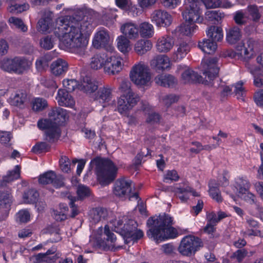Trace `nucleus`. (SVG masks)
<instances>
[{"label": "nucleus", "instance_id": "obj_29", "mask_svg": "<svg viewBox=\"0 0 263 263\" xmlns=\"http://www.w3.org/2000/svg\"><path fill=\"white\" fill-rule=\"evenodd\" d=\"M206 35L211 41L220 42L223 39V33L221 27L211 26L209 27L206 31Z\"/></svg>", "mask_w": 263, "mask_h": 263}, {"label": "nucleus", "instance_id": "obj_31", "mask_svg": "<svg viewBox=\"0 0 263 263\" xmlns=\"http://www.w3.org/2000/svg\"><path fill=\"white\" fill-rule=\"evenodd\" d=\"M124 228L126 231L125 235L126 239L125 240V242L126 243H129L130 241H133V242H136L143 236V232L140 230H133L130 229V226L128 228V226H124Z\"/></svg>", "mask_w": 263, "mask_h": 263}, {"label": "nucleus", "instance_id": "obj_56", "mask_svg": "<svg viewBox=\"0 0 263 263\" xmlns=\"http://www.w3.org/2000/svg\"><path fill=\"white\" fill-rule=\"evenodd\" d=\"M2 69L10 73L22 74L26 70L25 67H1Z\"/></svg>", "mask_w": 263, "mask_h": 263}, {"label": "nucleus", "instance_id": "obj_1", "mask_svg": "<svg viewBox=\"0 0 263 263\" xmlns=\"http://www.w3.org/2000/svg\"><path fill=\"white\" fill-rule=\"evenodd\" d=\"M54 33L69 48L85 47L87 38L97 25L95 16L84 9H78L71 16H66L57 23Z\"/></svg>", "mask_w": 263, "mask_h": 263}, {"label": "nucleus", "instance_id": "obj_26", "mask_svg": "<svg viewBox=\"0 0 263 263\" xmlns=\"http://www.w3.org/2000/svg\"><path fill=\"white\" fill-rule=\"evenodd\" d=\"M111 89L109 88L103 87L99 88L96 95L95 99L103 103L102 106L104 107L106 106L107 103L111 100Z\"/></svg>", "mask_w": 263, "mask_h": 263}, {"label": "nucleus", "instance_id": "obj_27", "mask_svg": "<svg viewBox=\"0 0 263 263\" xmlns=\"http://www.w3.org/2000/svg\"><path fill=\"white\" fill-rule=\"evenodd\" d=\"M242 34L240 29L234 26L227 30L226 40L231 45L236 44L241 38Z\"/></svg>", "mask_w": 263, "mask_h": 263}, {"label": "nucleus", "instance_id": "obj_21", "mask_svg": "<svg viewBox=\"0 0 263 263\" xmlns=\"http://www.w3.org/2000/svg\"><path fill=\"white\" fill-rule=\"evenodd\" d=\"M109 34L105 30L98 31L92 41V45L97 49L106 48L109 42Z\"/></svg>", "mask_w": 263, "mask_h": 263}, {"label": "nucleus", "instance_id": "obj_62", "mask_svg": "<svg viewBox=\"0 0 263 263\" xmlns=\"http://www.w3.org/2000/svg\"><path fill=\"white\" fill-rule=\"evenodd\" d=\"M11 202V196L9 194L0 192V205L4 204L6 208L9 205Z\"/></svg>", "mask_w": 263, "mask_h": 263}, {"label": "nucleus", "instance_id": "obj_59", "mask_svg": "<svg viewBox=\"0 0 263 263\" xmlns=\"http://www.w3.org/2000/svg\"><path fill=\"white\" fill-rule=\"evenodd\" d=\"M131 84L127 79H123L120 83L119 89L124 93V95H128V92H133L130 88Z\"/></svg>", "mask_w": 263, "mask_h": 263}, {"label": "nucleus", "instance_id": "obj_28", "mask_svg": "<svg viewBox=\"0 0 263 263\" xmlns=\"http://www.w3.org/2000/svg\"><path fill=\"white\" fill-rule=\"evenodd\" d=\"M261 14L258 7L256 5H249L246 9V18L254 23L259 21Z\"/></svg>", "mask_w": 263, "mask_h": 263}, {"label": "nucleus", "instance_id": "obj_41", "mask_svg": "<svg viewBox=\"0 0 263 263\" xmlns=\"http://www.w3.org/2000/svg\"><path fill=\"white\" fill-rule=\"evenodd\" d=\"M27 95L22 91H18L14 97L11 98V104L15 106H21L26 99Z\"/></svg>", "mask_w": 263, "mask_h": 263}, {"label": "nucleus", "instance_id": "obj_38", "mask_svg": "<svg viewBox=\"0 0 263 263\" xmlns=\"http://www.w3.org/2000/svg\"><path fill=\"white\" fill-rule=\"evenodd\" d=\"M117 47L120 51L125 53L130 49L129 39L123 35H121L117 39Z\"/></svg>", "mask_w": 263, "mask_h": 263}, {"label": "nucleus", "instance_id": "obj_8", "mask_svg": "<svg viewBox=\"0 0 263 263\" xmlns=\"http://www.w3.org/2000/svg\"><path fill=\"white\" fill-rule=\"evenodd\" d=\"M132 181L124 178L118 179L115 184L114 189V194L120 197H128L129 200L132 198L138 199L137 193H132Z\"/></svg>", "mask_w": 263, "mask_h": 263}, {"label": "nucleus", "instance_id": "obj_61", "mask_svg": "<svg viewBox=\"0 0 263 263\" xmlns=\"http://www.w3.org/2000/svg\"><path fill=\"white\" fill-rule=\"evenodd\" d=\"M64 87L67 89L66 91H73L77 86V82L73 80H64L63 81Z\"/></svg>", "mask_w": 263, "mask_h": 263}, {"label": "nucleus", "instance_id": "obj_36", "mask_svg": "<svg viewBox=\"0 0 263 263\" xmlns=\"http://www.w3.org/2000/svg\"><path fill=\"white\" fill-rule=\"evenodd\" d=\"M127 220V217L126 216H123L122 217H119L118 219H115L111 220L110 222L112 224V226L115 227V229H117L118 230H121L125 233V229H124V226H128V228L130 225H133L135 221L133 220H129L127 223L123 224V222Z\"/></svg>", "mask_w": 263, "mask_h": 263}, {"label": "nucleus", "instance_id": "obj_3", "mask_svg": "<svg viewBox=\"0 0 263 263\" xmlns=\"http://www.w3.org/2000/svg\"><path fill=\"white\" fill-rule=\"evenodd\" d=\"M182 14L185 22L176 28L175 32L179 35L191 36L198 29L195 23H201L203 21L200 17L201 12L198 0H185Z\"/></svg>", "mask_w": 263, "mask_h": 263}, {"label": "nucleus", "instance_id": "obj_17", "mask_svg": "<svg viewBox=\"0 0 263 263\" xmlns=\"http://www.w3.org/2000/svg\"><path fill=\"white\" fill-rule=\"evenodd\" d=\"M174 42L170 35H164L159 37L156 42V49L159 52L166 53L173 47Z\"/></svg>", "mask_w": 263, "mask_h": 263}, {"label": "nucleus", "instance_id": "obj_25", "mask_svg": "<svg viewBox=\"0 0 263 263\" xmlns=\"http://www.w3.org/2000/svg\"><path fill=\"white\" fill-rule=\"evenodd\" d=\"M224 16V14L219 10H208L205 13V19L204 24H218Z\"/></svg>", "mask_w": 263, "mask_h": 263}, {"label": "nucleus", "instance_id": "obj_20", "mask_svg": "<svg viewBox=\"0 0 263 263\" xmlns=\"http://www.w3.org/2000/svg\"><path fill=\"white\" fill-rule=\"evenodd\" d=\"M56 99L60 106L72 107L75 101L65 89H59Z\"/></svg>", "mask_w": 263, "mask_h": 263}, {"label": "nucleus", "instance_id": "obj_30", "mask_svg": "<svg viewBox=\"0 0 263 263\" xmlns=\"http://www.w3.org/2000/svg\"><path fill=\"white\" fill-rule=\"evenodd\" d=\"M198 46L205 53H213L217 47V44L216 42L211 41L210 39H203L202 41L198 42Z\"/></svg>", "mask_w": 263, "mask_h": 263}, {"label": "nucleus", "instance_id": "obj_39", "mask_svg": "<svg viewBox=\"0 0 263 263\" xmlns=\"http://www.w3.org/2000/svg\"><path fill=\"white\" fill-rule=\"evenodd\" d=\"M60 256V253H56L52 256H49L45 253H39L34 256L36 263L50 262L57 260Z\"/></svg>", "mask_w": 263, "mask_h": 263}, {"label": "nucleus", "instance_id": "obj_46", "mask_svg": "<svg viewBox=\"0 0 263 263\" xmlns=\"http://www.w3.org/2000/svg\"><path fill=\"white\" fill-rule=\"evenodd\" d=\"M39 196V194L34 190H29L25 192L23 195V199L25 203H31L35 202Z\"/></svg>", "mask_w": 263, "mask_h": 263}, {"label": "nucleus", "instance_id": "obj_13", "mask_svg": "<svg viewBox=\"0 0 263 263\" xmlns=\"http://www.w3.org/2000/svg\"><path fill=\"white\" fill-rule=\"evenodd\" d=\"M39 182L42 184H52L56 187H60L64 185V178L61 175H57L52 171L47 172L41 175Z\"/></svg>", "mask_w": 263, "mask_h": 263}, {"label": "nucleus", "instance_id": "obj_40", "mask_svg": "<svg viewBox=\"0 0 263 263\" xmlns=\"http://www.w3.org/2000/svg\"><path fill=\"white\" fill-rule=\"evenodd\" d=\"M46 136V133H45ZM46 136H45V138ZM46 142H41L36 143L32 149V151L35 153H41L44 152L48 151L50 148V144L53 142H49L45 139Z\"/></svg>", "mask_w": 263, "mask_h": 263}, {"label": "nucleus", "instance_id": "obj_19", "mask_svg": "<svg viewBox=\"0 0 263 263\" xmlns=\"http://www.w3.org/2000/svg\"><path fill=\"white\" fill-rule=\"evenodd\" d=\"M108 216L107 210L102 207L93 208L89 212V219L93 223L106 220Z\"/></svg>", "mask_w": 263, "mask_h": 263}, {"label": "nucleus", "instance_id": "obj_4", "mask_svg": "<svg viewBox=\"0 0 263 263\" xmlns=\"http://www.w3.org/2000/svg\"><path fill=\"white\" fill-rule=\"evenodd\" d=\"M67 117L66 110L60 107H54L49 112L48 118L41 119L37 126L41 129H46L45 139L54 142L59 138L60 130L59 125L63 122Z\"/></svg>", "mask_w": 263, "mask_h": 263}, {"label": "nucleus", "instance_id": "obj_58", "mask_svg": "<svg viewBox=\"0 0 263 263\" xmlns=\"http://www.w3.org/2000/svg\"><path fill=\"white\" fill-rule=\"evenodd\" d=\"M163 6L166 8L174 9L181 3V0H161Z\"/></svg>", "mask_w": 263, "mask_h": 263}, {"label": "nucleus", "instance_id": "obj_63", "mask_svg": "<svg viewBox=\"0 0 263 263\" xmlns=\"http://www.w3.org/2000/svg\"><path fill=\"white\" fill-rule=\"evenodd\" d=\"M117 6L124 10H129L131 7L130 0H115Z\"/></svg>", "mask_w": 263, "mask_h": 263}, {"label": "nucleus", "instance_id": "obj_42", "mask_svg": "<svg viewBox=\"0 0 263 263\" xmlns=\"http://www.w3.org/2000/svg\"><path fill=\"white\" fill-rule=\"evenodd\" d=\"M29 8V5L28 4H15L14 5L9 6L8 8V10L11 13L16 14L23 11H25Z\"/></svg>", "mask_w": 263, "mask_h": 263}, {"label": "nucleus", "instance_id": "obj_5", "mask_svg": "<svg viewBox=\"0 0 263 263\" xmlns=\"http://www.w3.org/2000/svg\"><path fill=\"white\" fill-rule=\"evenodd\" d=\"M96 171L100 183L106 185L112 182L117 176L118 168L110 160L97 158L94 159Z\"/></svg>", "mask_w": 263, "mask_h": 263}, {"label": "nucleus", "instance_id": "obj_18", "mask_svg": "<svg viewBox=\"0 0 263 263\" xmlns=\"http://www.w3.org/2000/svg\"><path fill=\"white\" fill-rule=\"evenodd\" d=\"M120 30L124 36L128 39L135 40L139 37V27L134 23H124L121 26Z\"/></svg>", "mask_w": 263, "mask_h": 263}, {"label": "nucleus", "instance_id": "obj_2", "mask_svg": "<svg viewBox=\"0 0 263 263\" xmlns=\"http://www.w3.org/2000/svg\"><path fill=\"white\" fill-rule=\"evenodd\" d=\"M151 228L147 231L149 237L153 238L157 243L160 241L173 239L177 237V230L172 226L173 220L168 214H163L156 217L150 218L147 222Z\"/></svg>", "mask_w": 263, "mask_h": 263}, {"label": "nucleus", "instance_id": "obj_45", "mask_svg": "<svg viewBox=\"0 0 263 263\" xmlns=\"http://www.w3.org/2000/svg\"><path fill=\"white\" fill-rule=\"evenodd\" d=\"M20 176V168L18 165H16L14 170L9 172L7 175L3 177V181L6 183H9L18 179Z\"/></svg>", "mask_w": 263, "mask_h": 263}, {"label": "nucleus", "instance_id": "obj_33", "mask_svg": "<svg viewBox=\"0 0 263 263\" xmlns=\"http://www.w3.org/2000/svg\"><path fill=\"white\" fill-rule=\"evenodd\" d=\"M219 184L215 180H211L209 183V192L210 196L217 202H221L222 198L218 189Z\"/></svg>", "mask_w": 263, "mask_h": 263}, {"label": "nucleus", "instance_id": "obj_22", "mask_svg": "<svg viewBox=\"0 0 263 263\" xmlns=\"http://www.w3.org/2000/svg\"><path fill=\"white\" fill-rule=\"evenodd\" d=\"M141 109L143 114L146 116L145 121L147 123L152 125L160 122V115L154 111L148 104H144Z\"/></svg>", "mask_w": 263, "mask_h": 263}, {"label": "nucleus", "instance_id": "obj_52", "mask_svg": "<svg viewBox=\"0 0 263 263\" xmlns=\"http://www.w3.org/2000/svg\"><path fill=\"white\" fill-rule=\"evenodd\" d=\"M250 183L246 180H240L239 182H237L236 189L240 194H246L250 188Z\"/></svg>", "mask_w": 263, "mask_h": 263}, {"label": "nucleus", "instance_id": "obj_32", "mask_svg": "<svg viewBox=\"0 0 263 263\" xmlns=\"http://www.w3.org/2000/svg\"><path fill=\"white\" fill-rule=\"evenodd\" d=\"M143 38L148 39L152 37L154 34L153 26L148 22H143L139 27V34Z\"/></svg>", "mask_w": 263, "mask_h": 263}, {"label": "nucleus", "instance_id": "obj_57", "mask_svg": "<svg viewBox=\"0 0 263 263\" xmlns=\"http://www.w3.org/2000/svg\"><path fill=\"white\" fill-rule=\"evenodd\" d=\"M179 178L177 172L175 170L168 171L164 177V181L168 183L169 180L176 181Z\"/></svg>", "mask_w": 263, "mask_h": 263}, {"label": "nucleus", "instance_id": "obj_35", "mask_svg": "<svg viewBox=\"0 0 263 263\" xmlns=\"http://www.w3.org/2000/svg\"><path fill=\"white\" fill-rule=\"evenodd\" d=\"M152 47V44L149 41L141 40L136 43L135 50L138 54L142 55L150 50Z\"/></svg>", "mask_w": 263, "mask_h": 263}, {"label": "nucleus", "instance_id": "obj_49", "mask_svg": "<svg viewBox=\"0 0 263 263\" xmlns=\"http://www.w3.org/2000/svg\"><path fill=\"white\" fill-rule=\"evenodd\" d=\"M78 200H82L89 196L90 191L89 189L84 185H79L77 190Z\"/></svg>", "mask_w": 263, "mask_h": 263}, {"label": "nucleus", "instance_id": "obj_44", "mask_svg": "<svg viewBox=\"0 0 263 263\" xmlns=\"http://www.w3.org/2000/svg\"><path fill=\"white\" fill-rule=\"evenodd\" d=\"M180 97L175 94H168L164 95L162 97L161 101L163 104L166 107H170L173 104L176 103Z\"/></svg>", "mask_w": 263, "mask_h": 263}, {"label": "nucleus", "instance_id": "obj_48", "mask_svg": "<svg viewBox=\"0 0 263 263\" xmlns=\"http://www.w3.org/2000/svg\"><path fill=\"white\" fill-rule=\"evenodd\" d=\"M250 72L254 76V85L257 87L263 86V74L259 72L256 68L251 67Z\"/></svg>", "mask_w": 263, "mask_h": 263}, {"label": "nucleus", "instance_id": "obj_23", "mask_svg": "<svg viewBox=\"0 0 263 263\" xmlns=\"http://www.w3.org/2000/svg\"><path fill=\"white\" fill-rule=\"evenodd\" d=\"M155 80L158 85L163 87H173L177 84V80L171 74H160Z\"/></svg>", "mask_w": 263, "mask_h": 263}, {"label": "nucleus", "instance_id": "obj_6", "mask_svg": "<svg viewBox=\"0 0 263 263\" xmlns=\"http://www.w3.org/2000/svg\"><path fill=\"white\" fill-rule=\"evenodd\" d=\"M202 246V242L200 239L190 235L182 238L178 249L182 255L191 256Z\"/></svg>", "mask_w": 263, "mask_h": 263}, {"label": "nucleus", "instance_id": "obj_12", "mask_svg": "<svg viewBox=\"0 0 263 263\" xmlns=\"http://www.w3.org/2000/svg\"><path fill=\"white\" fill-rule=\"evenodd\" d=\"M151 21L158 27H167L172 22L171 15L165 10H155L151 14Z\"/></svg>", "mask_w": 263, "mask_h": 263}, {"label": "nucleus", "instance_id": "obj_60", "mask_svg": "<svg viewBox=\"0 0 263 263\" xmlns=\"http://www.w3.org/2000/svg\"><path fill=\"white\" fill-rule=\"evenodd\" d=\"M245 18H246V11L243 13L241 11H237L234 16L235 22L239 25H244L246 23Z\"/></svg>", "mask_w": 263, "mask_h": 263}, {"label": "nucleus", "instance_id": "obj_54", "mask_svg": "<svg viewBox=\"0 0 263 263\" xmlns=\"http://www.w3.org/2000/svg\"><path fill=\"white\" fill-rule=\"evenodd\" d=\"M30 214L26 210L20 211L16 214V219L20 222L26 223L29 221Z\"/></svg>", "mask_w": 263, "mask_h": 263}, {"label": "nucleus", "instance_id": "obj_14", "mask_svg": "<svg viewBox=\"0 0 263 263\" xmlns=\"http://www.w3.org/2000/svg\"><path fill=\"white\" fill-rule=\"evenodd\" d=\"M181 80L184 84H208L206 80H203L202 76L191 68H187L182 72Z\"/></svg>", "mask_w": 263, "mask_h": 263}, {"label": "nucleus", "instance_id": "obj_51", "mask_svg": "<svg viewBox=\"0 0 263 263\" xmlns=\"http://www.w3.org/2000/svg\"><path fill=\"white\" fill-rule=\"evenodd\" d=\"M40 46L46 50H50L53 47V41L49 35L45 36L40 40Z\"/></svg>", "mask_w": 263, "mask_h": 263}, {"label": "nucleus", "instance_id": "obj_64", "mask_svg": "<svg viewBox=\"0 0 263 263\" xmlns=\"http://www.w3.org/2000/svg\"><path fill=\"white\" fill-rule=\"evenodd\" d=\"M243 83L242 81H239L234 85V92L237 96V98L242 97L245 93V88L243 87Z\"/></svg>", "mask_w": 263, "mask_h": 263}, {"label": "nucleus", "instance_id": "obj_53", "mask_svg": "<svg viewBox=\"0 0 263 263\" xmlns=\"http://www.w3.org/2000/svg\"><path fill=\"white\" fill-rule=\"evenodd\" d=\"M60 165L62 171L68 173L70 171L71 163L69 158L66 156H62L60 160Z\"/></svg>", "mask_w": 263, "mask_h": 263}, {"label": "nucleus", "instance_id": "obj_43", "mask_svg": "<svg viewBox=\"0 0 263 263\" xmlns=\"http://www.w3.org/2000/svg\"><path fill=\"white\" fill-rule=\"evenodd\" d=\"M170 59L166 55H157L151 61V66H162L170 64Z\"/></svg>", "mask_w": 263, "mask_h": 263}, {"label": "nucleus", "instance_id": "obj_47", "mask_svg": "<svg viewBox=\"0 0 263 263\" xmlns=\"http://www.w3.org/2000/svg\"><path fill=\"white\" fill-rule=\"evenodd\" d=\"M46 100L43 98H35L32 101V109L36 111H42L47 107Z\"/></svg>", "mask_w": 263, "mask_h": 263}, {"label": "nucleus", "instance_id": "obj_10", "mask_svg": "<svg viewBox=\"0 0 263 263\" xmlns=\"http://www.w3.org/2000/svg\"><path fill=\"white\" fill-rule=\"evenodd\" d=\"M120 57H108L106 53H100L91 58V66H121Z\"/></svg>", "mask_w": 263, "mask_h": 263}, {"label": "nucleus", "instance_id": "obj_15", "mask_svg": "<svg viewBox=\"0 0 263 263\" xmlns=\"http://www.w3.org/2000/svg\"><path fill=\"white\" fill-rule=\"evenodd\" d=\"M191 42L189 40H182L177 45L176 51L172 55L171 59L174 62H179L182 60L191 49Z\"/></svg>", "mask_w": 263, "mask_h": 263}, {"label": "nucleus", "instance_id": "obj_24", "mask_svg": "<svg viewBox=\"0 0 263 263\" xmlns=\"http://www.w3.org/2000/svg\"><path fill=\"white\" fill-rule=\"evenodd\" d=\"M202 74L204 76L203 80H206L208 84H203L205 85L213 86V80L218 77L219 72L218 67H205L202 70Z\"/></svg>", "mask_w": 263, "mask_h": 263}, {"label": "nucleus", "instance_id": "obj_16", "mask_svg": "<svg viewBox=\"0 0 263 263\" xmlns=\"http://www.w3.org/2000/svg\"><path fill=\"white\" fill-rule=\"evenodd\" d=\"M98 88V82L89 75L82 74L80 89L86 93H92Z\"/></svg>", "mask_w": 263, "mask_h": 263}, {"label": "nucleus", "instance_id": "obj_37", "mask_svg": "<svg viewBox=\"0 0 263 263\" xmlns=\"http://www.w3.org/2000/svg\"><path fill=\"white\" fill-rule=\"evenodd\" d=\"M7 63L9 66H31L32 61L25 57H15L12 59H8Z\"/></svg>", "mask_w": 263, "mask_h": 263}, {"label": "nucleus", "instance_id": "obj_11", "mask_svg": "<svg viewBox=\"0 0 263 263\" xmlns=\"http://www.w3.org/2000/svg\"><path fill=\"white\" fill-rule=\"evenodd\" d=\"M139 97L134 92H128V95H123L118 101V110L121 114L126 112L131 109L139 101Z\"/></svg>", "mask_w": 263, "mask_h": 263}, {"label": "nucleus", "instance_id": "obj_34", "mask_svg": "<svg viewBox=\"0 0 263 263\" xmlns=\"http://www.w3.org/2000/svg\"><path fill=\"white\" fill-rule=\"evenodd\" d=\"M52 24V19L50 14L45 15L40 18L37 23V29L42 33L48 32Z\"/></svg>", "mask_w": 263, "mask_h": 263}, {"label": "nucleus", "instance_id": "obj_9", "mask_svg": "<svg viewBox=\"0 0 263 263\" xmlns=\"http://www.w3.org/2000/svg\"><path fill=\"white\" fill-rule=\"evenodd\" d=\"M258 42L252 37L247 39L246 43L236 47L237 54L244 61H248L253 58L255 54V48L257 46Z\"/></svg>", "mask_w": 263, "mask_h": 263}, {"label": "nucleus", "instance_id": "obj_55", "mask_svg": "<svg viewBox=\"0 0 263 263\" xmlns=\"http://www.w3.org/2000/svg\"><path fill=\"white\" fill-rule=\"evenodd\" d=\"M68 208L67 206L63 207V210L61 211L58 210L54 211V218L57 221H62L66 219Z\"/></svg>", "mask_w": 263, "mask_h": 263}, {"label": "nucleus", "instance_id": "obj_7", "mask_svg": "<svg viewBox=\"0 0 263 263\" xmlns=\"http://www.w3.org/2000/svg\"><path fill=\"white\" fill-rule=\"evenodd\" d=\"M129 77L134 84L143 87L151 83L152 73L148 67H133L130 71Z\"/></svg>", "mask_w": 263, "mask_h": 263}, {"label": "nucleus", "instance_id": "obj_50", "mask_svg": "<svg viewBox=\"0 0 263 263\" xmlns=\"http://www.w3.org/2000/svg\"><path fill=\"white\" fill-rule=\"evenodd\" d=\"M9 22L13 24L16 28L20 29L23 32H26L28 30L27 26L24 23L22 19L14 16H11L9 18Z\"/></svg>", "mask_w": 263, "mask_h": 263}]
</instances>
